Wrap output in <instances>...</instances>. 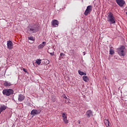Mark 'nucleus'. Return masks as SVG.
I'll return each mask as SVG.
<instances>
[{"label":"nucleus","instance_id":"4468645a","mask_svg":"<svg viewBox=\"0 0 127 127\" xmlns=\"http://www.w3.org/2000/svg\"><path fill=\"white\" fill-rule=\"evenodd\" d=\"M104 123L106 127H110V121H109L108 119L104 120Z\"/></svg>","mask_w":127,"mask_h":127},{"label":"nucleus","instance_id":"4be33fe9","mask_svg":"<svg viewBox=\"0 0 127 127\" xmlns=\"http://www.w3.org/2000/svg\"><path fill=\"white\" fill-rule=\"evenodd\" d=\"M64 122L65 124H68V120H67V117L64 119Z\"/></svg>","mask_w":127,"mask_h":127},{"label":"nucleus","instance_id":"aec40b11","mask_svg":"<svg viewBox=\"0 0 127 127\" xmlns=\"http://www.w3.org/2000/svg\"><path fill=\"white\" fill-rule=\"evenodd\" d=\"M36 63L37 64H38V65H40V64H41V60L37 59L36 61Z\"/></svg>","mask_w":127,"mask_h":127},{"label":"nucleus","instance_id":"6e6552de","mask_svg":"<svg viewBox=\"0 0 127 127\" xmlns=\"http://www.w3.org/2000/svg\"><path fill=\"white\" fill-rule=\"evenodd\" d=\"M51 23L54 27H58V25H59V21L56 19L53 20Z\"/></svg>","mask_w":127,"mask_h":127},{"label":"nucleus","instance_id":"20e7f679","mask_svg":"<svg viewBox=\"0 0 127 127\" xmlns=\"http://www.w3.org/2000/svg\"><path fill=\"white\" fill-rule=\"evenodd\" d=\"M125 46H122L118 49V52L120 56H125Z\"/></svg>","mask_w":127,"mask_h":127},{"label":"nucleus","instance_id":"a211bd4d","mask_svg":"<svg viewBox=\"0 0 127 127\" xmlns=\"http://www.w3.org/2000/svg\"><path fill=\"white\" fill-rule=\"evenodd\" d=\"M78 74H79V75H80V76H83L84 75H87V73L85 72H83L82 71H81V70H78Z\"/></svg>","mask_w":127,"mask_h":127},{"label":"nucleus","instance_id":"2eb2a0df","mask_svg":"<svg viewBox=\"0 0 127 127\" xmlns=\"http://www.w3.org/2000/svg\"><path fill=\"white\" fill-rule=\"evenodd\" d=\"M5 110H6V107L3 105L1 108H0V114H1V113H2L3 111H5Z\"/></svg>","mask_w":127,"mask_h":127},{"label":"nucleus","instance_id":"9b49d317","mask_svg":"<svg viewBox=\"0 0 127 127\" xmlns=\"http://www.w3.org/2000/svg\"><path fill=\"white\" fill-rule=\"evenodd\" d=\"M86 115L87 118H89L90 117H92V116H93V112H92V111L91 110H88L86 113Z\"/></svg>","mask_w":127,"mask_h":127},{"label":"nucleus","instance_id":"423d86ee","mask_svg":"<svg viewBox=\"0 0 127 127\" xmlns=\"http://www.w3.org/2000/svg\"><path fill=\"white\" fill-rule=\"evenodd\" d=\"M116 1L117 4H118V5L121 7L126 4V1L124 0H116Z\"/></svg>","mask_w":127,"mask_h":127},{"label":"nucleus","instance_id":"f3484780","mask_svg":"<svg viewBox=\"0 0 127 127\" xmlns=\"http://www.w3.org/2000/svg\"><path fill=\"white\" fill-rule=\"evenodd\" d=\"M70 53L71 56H73V57H75V51H74V50H70Z\"/></svg>","mask_w":127,"mask_h":127},{"label":"nucleus","instance_id":"a878e982","mask_svg":"<svg viewBox=\"0 0 127 127\" xmlns=\"http://www.w3.org/2000/svg\"><path fill=\"white\" fill-rule=\"evenodd\" d=\"M64 99H67V96H64Z\"/></svg>","mask_w":127,"mask_h":127},{"label":"nucleus","instance_id":"412c9836","mask_svg":"<svg viewBox=\"0 0 127 127\" xmlns=\"http://www.w3.org/2000/svg\"><path fill=\"white\" fill-rule=\"evenodd\" d=\"M110 54H111V55H113V54H115V51H114V50L112 49H110Z\"/></svg>","mask_w":127,"mask_h":127},{"label":"nucleus","instance_id":"ddd939ff","mask_svg":"<svg viewBox=\"0 0 127 127\" xmlns=\"http://www.w3.org/2000/svg\"><path fill=\"white\" fill-rule=\"evenodd\" d=\"M3 85L5 87H10V86H11V83L7 81H5L3 83Z\"/></svg>","mask_w":127,"mask_h":127},{"label":"nucleus","instance_id":"cd10ccee","mask_svg":"<svg viewBox=\"0 0 127 127\" xmlns=\"http://www.w3.org/2000/svg\"><path fill=\"white\" fill-rule=\"evenodd\" d=\"M49 63H50V62L49 61H48V64H49Z\"/></svg>","mask_w":127,"mask_h":127},{"label":"nucleus","instance_id":"dca6fc26","mask_svg":"<svg viewBox=\"0 0 127 127\" xmlns=\"http://www.w3.org/2000/svg\"><path fill=\"white\" fill-rule=\"evenodd\" d=\"M82 78L84 82H88V81H89V77L87 76H83Z\"/></svg>","mask_w":127,"mask_h":127},{"label":"nucleus","instance_id":"1a4fd4ad","mask_svg":"<svg viewBox=\"0 0 127 127\" xmlns=\"http://www.w3.org/2000/svg\"><path fill=\"white\" fill-rule=\"evenodd\" d=\"M41 112V110L33 109L31 112V115H33V116H35V115H38V114H40Z\"/></svg>","mask_w":127,"mask_h":127},{"label":"nucleus","instance_id":"39448f33","mask_svg":"<svg viewBox=\"0 0 127 127\" xmlns=\"http://www.w3.org/2000/svg\"><path fill=\"white\" fill-rule=\"evenodd\" d=\"M36 31V30L35 29V27H30L29 26L27 28V32L28 33H30V34H32V33H34Z\"/></svg>","mask_w":127,"mask_h":127},{"label":"nucleus","instance_id":"f8f14e48","mask_svg":"<svg viewBox=\"0 0 127 127\" xmlns=\"http://www.w3.org/2000/svg\"><path fill=\"white\" fill-rule=\"evenodd\" d=\"M46 44V43L45 42H43L42 44H40L38 46V48L39 49H42V48H43V47L45 46Z\"/></svg>","mask_w":127,"mask_h":127},{"label":"nucleus","instance_id":"6ab92c4d","mask_svg":"<svg viewBox=\"0 0 127 127\" xmlns=\"http://www.w3.org/2000/svg\"><path fill=\"white\" fill-rule=\"evenodd\" d=\"M28 40H31V41H34L35 40L34 37H28Z\"/></svg>","mask_w":127,"mask_h":127},{"label":"nucleus","instance_id":"b1692460","mask_svg":"<svg viewBox=\"0 0 127 127\" xmlns=\"http://www.w3.org/2000/svg\"><path fill=\"white\" fill-rule=\"evenodd\" d=\"M48 53H50V55H51L52 56H54V52H53V53H49V52H48Z\"/></svg>","mask_w":127,"mask_h":127},{"label":"nucleus","instance_id":"7ed1b4c3","mask_svg":"<svg viewBox=\"0 0 127 127\" xmlns=\"http://www.w3.org/2000/svg\"><path fill=\"white\" fill-rule=\"evenodd\" d=\"M92 9L93 6L88 5L84 12V15H85V16H87L89 14H90L91 12H92Z\"/></svg>","mask_w":127,"mask_h":127},{"label":"nucleus","instance_id":"9d476101","mask_svg":"<svg viewBox=\"0 0 127 127\" xmlns=\"http://www.w3.org/2000/svg\"><path fill=\"white\" fill-rule=\"evenodd\" d=\"M24 99H25V96L22 94H20L18 96V100L19 102H22Z\"/></svg>","mask_w":127,"mask_h":127},{"label":"nucleus","instance_id":"f03ea898","mask_svg":"<svg viewBox=\"0 0 127 127\" xmlns=\"http://www.w3.org/2000/svg\"><path fill=\"white\" fill-rule=\"evenodd\" d=\"M2 94L5 96H10L13 94V90L11 89H4L2 91Z\"/></svg>","mask_w":127,"mask_h":127},{"label":"nucleus","instance_id":"f257e3e1","mask_svg":"<svg viewBox=\"0 0 127 127\" xmlns=\"http://www.w3.org/2000/svg\"><path fill=\"white\" fill-rule=\"evenodd\" d=\"M107 21L110 23V24H114L116 23V18L114 16V14L112 12H108L107 13Z\"/></svg>","mask_w":127,"mask_h":127},{"label":"nucleus","instance_id":"bb28decb","mask_svg":"<svg viewBox=\"0 0 127 127\" xmlns=\"http://www.w3.org/2000/svg\"><path fill=\"white\" fill-rule=\"evenodd\" d=\"M23 71H24V72H26V71H25V68H23Z\"/></svg>","mask_w":127,"mask_h":127},{"label":"nucleus","instance_id":"5701e85b","mask_svg":"<svg viewBox=\"0 0 127 127\" xmlns=\"http://www.w3.org/2000/svg\"><path fill=\"white\" fill-rule=\"evenodd\" d=\"M62 116H63V118L64 119H65L66 118H67V115H66V114H65V113H63Z\"/></svg>","mask_w":127,"mask_h":127},{"label":"nucleus","instance_id":"393cba45","mask_svg":"<svg viewBox=\"0 0 127 127\" xmlns=\"http://www.w3.org/2000/svg\"><path fill=\"white\" fill-rule=\"evenodd\" d=\"M63 55H64V53H61L60 54V56H63Z\"/></svg>","mask_w":127,"mask_h":127},{"label":"nucleus","instance_id":"0eeeda50","mask_svg":"<svg viewBox=\"0 0 127 127\" xmlns=\"http://www.w3.org/2000/svg\"><path fill=\"white\" fill-rule=\"evenodd\" d=\"M7 48L9 50H11L12 48H13V43L11 41H7Z\"/></svg>","mask_w":127,"mask_h":127}]
</instances>
